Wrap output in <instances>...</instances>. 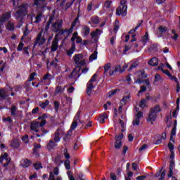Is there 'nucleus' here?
I'll return each instance as SVG.
<instances>
[{"instance_id": "nucleus-17", "label": "nucleus", "mask_w": 180, "mask_h": 180, "mask_svg": "<svg viewBox=\"0 0 180 180\" xmlns=\"http://www.w3.org/2000/svg\"><path fill=\"white\" fill-rule=\"evenodd\" d=\"M174 168H175V162H174V160H171L169 167V174H167L168 178H171L172 177V175H174Z\"/></svg>"}, {"instance_id": "nucleus-33", "label": "nucleus", "mask_w": 180, "mask_h": 180, "mask_svg": "<svg viewBox=\"0 0 180 180\" xmlns=\"http://www.w3.org/2000/svg\"><path fill=\"white\" fill-rule=\"evenodd\" d=\"M97 58H98V51H95L94 53L89 56V60L90 63H92V61H94V60H96Z\"/></svg>"}, {"instance_id": "nucleus-40", "label": "nucleus", "mask_w": 180, "mask_h": 180, "mask_svg": "<svg viewBox=\"0 0 180 180\" xmlns=\"http://www.w3.org/2000/svg\"><path fill=\"white\" fill-rule=\"evenodd\" d=\"M175 134H176V127H174L172 129V134L170 136L171 141H174V136H175Z\"/></svg>"}, {"instance_id": "nucleus-14", "label": "nucleus", "mask_w": 180, "mask_h": 180, "mask_svg": "<svg viewBox=\"0 0 180 180\" xmlns=\"http://www.w3.org/2000/svg\"><path fill=\"white\" fill-rule=\"evenodd\" d=\"M78 122H79V112H77L74 118L73 122L70 127L71 130H75V129H77V126H78Z\"/></svg>"}, {"instance_id": "nucleus-45", "label": "nucleus", "mask_w": 180, "mask_h": 180, "mask_svg": "<svg viewBox=\"0 0 180 180\" xmlns=\"http://www.w3.org/2000/svg\"><path fill=\"white\" fill-rule=\"evenodd\" d=\"M78 36V32H74L72 37L71 38V41H72V44H75V40H77V37Z\"/></svg>"}, {"instance_id": "nucleus-8", "label": "nucleus", "mask_w": 180, "mask_h": 180, "mask_svg": "<svg viewBox=\"0 0 180 180\" xmlns=\"http://www.w3.org/2000/svg\"><path fill=\"white\" fill-rule=\"evenodd\" d=\"M11 18V13H6L1 15H0V33L2 32V24L4 22H7V20H9Z\"/></svg>"}, {"instance_id": "nucleus-47", "label": "nucleus", "mask_w": 180, "mask_h": 180, "mask_svg": "<svg viewBox=\"0 0 180 180\" xmlns=\"http://www.w3.org/2000/svg\"><path fill=\"white\" fill-rule=\"evenodd\" d=\"M141 41H143V43H147V41H148V33L146 32L145 34V35L141 39Z\"/></svg>"}, {"instance_id": "nucleus-3", "label": "nucleus", "mask_w": 180, "mask_h": 180, "mask_svg": "<svg viewBox=\"0 0 180 180\" xmlns=\"http://www.w3.org/2000/svg\"><path fill=\"white\" fill-rule=\"evenodd\" d=\"M19 10L15 12V18L17 20H22L27 12V5L22 4L18 7Z\"/></svg>"}, {"instance_id": "nucleus-46", "label": "nucleus", "mask_w": 180, "mask_h": 180, "mask_svg": "<svg viewBox=\"0 0 180 180\" xmlns=\"http://www.w3.org/2000/svg\"><path fill=\"white\" fill-rule=\"evenodd\" d=\"M110 106H112V103L108 101L105 104L103 105L104 110H108V109H110Z\"/></svg>"}, {"instance_id": "nucleus-27", "label": "nucleus", "mask_w": 180, "mask_h": 180, "mask_svg": "<svg viewBox=\"0 0 180 180\" xmlns=\"http://www.w3.org/2000/svg\"><path fill=\"white\" fill-rule=\"evenodd\" d=\"M148 64L152 67H156V65H158V59L157 58H153L148 61Z\"/></svg>"}, {"instance_id": "nucleus-44", "label": "nucleus", "mask_w": 180, "mask_h": 180, "mask_svg": "<svg viewBox=\"0 0 180 180\" xmlns=\"http://www.w3.org/2000/svg\"><path fill=\"white\" fill-rule=\"evenodd\" d=\"M146 103L147 101H146V99H143L139 102V106L142 108L144 109V108H146Z\"/></svg>"}, {"instance_id": "nucleus-26", "label": "nucleus", "mask_w": 180, "mask_h": 180, "mask_svg": "<svg viewBox=\"0 0 180 180\" xmlns=\"http://www.w3.org/2000/svg\"><path fill=\"white\" fill-rule=\"evenodd\" d=\"M155 119H157V114L150 111V113L147 119V122H155Z\"/></svg>"}, {"instance_id": "nucleus-13", "label": "nucleus", "mask_w": 180, "mask_h": 180, "mask_svg": "<svg viewBox=\"0 0 180 180\" xmlns=\"http://www.w3.org/2000/svg\"><path fill=\"white\" fill-rule=\"evenodd\" d=\"M4 160H5V161L6 162V163H5L4 166L6 167H8V165H9V162H11V158H9L8 153H4L1 155V156L0 157V164L1 162H2V161H4Z\"/></svg>"}, {"instance_id": "nucleus-64", "label": "nucleus", "mask_w": 180, "mask_h": 180, "mask_svg": "<svg viewBox=\"0 0 180 180\" xmlns=\"http://www.w3.org/2000/svg\"><path fill=\"white\" fill-rule=\"evenodd\" d=\"M162 72H163V74H165L166 75H167V77H172V75L170 74L169 72H168V70H162Z\"/></svg>"}, {"instance_id": "nucleus-34", "label": "nucleus", "mask_w": 180, "mask_h": 180, "mask_svg": "<svg viewBox=\"0 0 180 180\" xmlns=\"http://www.w3.org/2000/svg\"><path fill=\"white\" fill-rule=\"evenodd\" d=\"M101 34H102V31H101V30L97 29L96 31L93 32L91 34V36L92 38L94 37H98V36H101Z\"/></svg>"}, {"instance_id": "nucleus-16", "label": "nucleus", "mask_w": 180, "mask_h": 180, "mask_svg": "<svg viewBox=\"0 0 180 180\" xmlns=\"http://www.w3.org/2000/svg\"><path fill=\"white\" fill-rule=\"evenodd\" d=\"M63 133V131L60 129H58L54 135H53V141L55 143H59L60 138V134H61Z\"/></svg>"}, {"instance_id": "nucleus-37", "label": "nucleus", "mask_w": 180, "mask_h": 180, "mask_svg": "<svg viewBox=\"0 0 180 180\" xmlns=\"http://www.w3.org/2000/svg\"><path fill=\"white\" fill-rule=\"evenodd\" d=\"M129 101H130V95L125 96L121 100V104L122 105H126L127 103V102H129Z\"/></svg>"}, {"instance_id": "nucleus-32", "label": "nucleus", "mask_w": 180, "mask_h": 180, "mask_svg": "<svg viewBox=\"0 0 180 180\" xmlns=\"http://www.w3.org/2000/svg\"><path fill=\"white\" fill-rule=\"evenodd\" d=\"M9 94L5 91V89H1L0 90V99H4V98H6Z\"/></svg>"}, {"instance_id": "nucleus-15", "label": "nucleus", "mask_w": 180, "mask_h": 180, "mask_svg": "<svg viewBox=\"0 0 180 180\" xmlns=\"http://www.w3.org/2000/svg\"><path fill=\"white\" fill-rule=\"evenodd\" d=\"M58 49V38L55 37L54 40L52 41L51 46V51H57Z\"/></svg>"}, {"instance_id": "nucleus-56", "label": "nucleus", "mask_w": 180, "mask_h": 180, "mask_svg": "<svg viewBox=\"0 0 180 180\" xmlns=\"http://www.w3.org/2000/svg\"><path fill=\"white\" fill-rule=\"evenodd\" d=\"M22 141L25 143V144H27L29 143V136L28 135H25L22 138Z\"/></svg>"}, {"instance_id": "nucleus-58", "label": "nucleus", "mask_w": 180, "mask_h": 180, "mask_svg": "<svg viewBox=\"0 0 180 180\" xmlns=\"http://www.w3.org/2000/svg\"><path fill=\"white\" fill-rule=\"evenodd\" d=\"M35 169H40V168H43V166H41V163L40 162H37L34 165Z\"/></svg>"}, {"instance_id": "nucleus-25", "label": "nucleus", "mask_w": 180, "mask_h": 180, "mask_svg": "<svg viewBox=\"0 0 180 180\" xmlns=\"http://www.w3.org/2000/svg\"><path fill=\"white\" fill-rule=\"evenodd\" d=\"M90 32H91V30L88 27H84L82 30V34L84 37H88Z\"/></svg>"}, {"instance_id": "nucleus-59", "label": "nucleus", "mask_w": 180, "mask_h": 180, "mask_svg": "<svg viewBox=\"0 0 180 180\" xmlns=\"http://www.w3.org/2000/svg\"><path fill=\"white\" fill-rule=\"evenodd\" d=\"M16 115V107L13 105L11 107V116H15Z\"/></svg>"}, {"instance_id": "nucleus-12", "label": "nucleus", "mask_w": 180, "mask_h": 180, "mask_svg": "<svg viewBox=\"0 0 180 180\" xmlns=\"http://www.w3.org/2000/svg\"><path fill=\"white\" fill-rule=\"evenodd\" d=\"M31 18L32 23H40L41 22V19L43 18V15L39 13L37 16L30 15Z\"/></svg>"}, {"instance_id": "nucleus-63", "label": "nucleus", "mask_w": 180, "mask_h": 180, "mask_svg": "<svg viewBox=\"0 0 180 180\" xmlns=\"http://www.w3.org/2000/svg\"><path fill=\"white\" fill-rule=\"evenodd\" d=\"M178 112H179V107H177L176 109H175V110L173 112V115H172V116H173V117H176V115H178Z\"/></svg>"}, {"instance_id": "nucleus-22", "label": "nucleus", "mask_w": 180, "mask_h": 180, "mask_svg": "<svg viewBox=\"0 0 180 180\" xmlns=\"http://www.w3.org/2000/svg\"><path fill=\"white\" fill-rule=\"evenodd\" d=\"M46 0H34V5H36L38 8H43L46 5L44 3Z\"/></svg>"}, {"instance_id": "nucleus-35", "label": "nucleus", "mask_w": 180, "mask_h": 180, "mask_svg": "<svg viewBox=\"0 0 180 180\" xmlns=\"http://www.w3.org/2000/svg\"><path fill=\"white\" fill-rule=\"evenodd\" d=\"M150 112L157 115V113H159V112H161V108H160V105H157L155 107L151 108Z\"/></svg>"}, {"instance_id": "nucleus-42", "label": "nucleus", "mask_w": 180, "mask_h": 180, "mask_svg": "<svg viewBox=\"0 0 180 180\" xmlns=\"http://www.w3.org/2000/svg\"><path fill=\"white\" fill-rule=\"evenodd\" d=\"M167 30H168V28H167V27H165L162 25L159 27V32L160 34H162V33H165V32H167Z\"/></svg>"}, {"instance_id": "nucleus-41", "label": "nucleus", "mask_w": 180, "mask_h": 180, "mask_svg": "<svg viewBox=\"0 0 180 180\" xmlns=\"http://www.w3.org/2000/svg\"><path fill=\"white\" fill-rule=\"evenodd\" d=\"M49 103H50V101H49V100H46V101H45V102L39 103V106H41V108L42 109H46V108H47Z\"/></svg>"}, {"instance_id": "nucleus-9", "label": "nucleus", "mask_w": 180, "mask_h": 180, "mask_svg": "<svg viewBox=\"0 0 180 180\" xmlns=\"http://www.w3.org/2000/svg\"><path fill=\"white\" fill-rule=\"evenodd\" d=\"M63 27V20H58L52 25V30L53 32H58Z\"/></svg>"}, {"instance_id": "nucleus-21", "label": "nucleus", "mask_w": 180, "mask_h": 180, "mask_svg": "<svg viewBox=\"0 0 180 180\" xmlns=\"http://www.w3.org/2000/svg\"><path fill=\"white\" fill-rule=\"evenodd\" d=\"M122 72V67L120 65H116L112 68V70H110L109 75H113L115 72Z\"/></svg>"}, {"instance_id": "nucleus-28", "label": "nucleus", "mask_w": 180, "mask_h": 180, "mask_svg": "<svg viewBox=\"0 0 180 180\" xmlns=\"http://www.w3.org/2000/svg\"><path fill=\"white\" fill-rule=\"evenodd\" d=\"M54 19H56V18H54V15H52L50 17L49 20V22H47L46 26V27H45L46 32H47V30H49V29H50V25H51V23H53V22H54Z\"/></svg>"}, {"instance_id": "nucleus-55", "label": "nucleus", "mask_w": 180, "mask_h": 180, "mask_svg": "<svg viewBox=\"0 0 180 180\" xmlns=\"http://www.w3.org/2000/svg\"><path fill=\"white\" fill-rule=\"evenodd\" d=\"M119 27H120V25H119V20H115V24L114 25V30L115 32H117L119 30Z\"/></svg>"}, {"instance_id": "nucleus-52", "label": "nucleus", "mask_w": 180, "mask_h": 180, "mask_svg": "<svg viewBox=\"0 0 180 180\" xmlns=\"http://www.w3.org/2000/svg\"><path fill=\"white\" fill-rule=\"evenodd\" d=\"M146 89H147V87H146L145 86H141V89L139 91L138 96H140L141 94H143V92H146Z\"/></svg>"}, {"instance_id": "nucleus-31", "label": "nucleus", "mask_w": 180, "mask_h": 180, "mask_svg": "<svg viewBox=\"0 0 180 180\" xmlns=\"http://www.w3.org/2000/svg\"><path fill=\"white\" fill-rule=\"evenodd\" d=\"M57 143L53 141V140L49 141V143L47 145L48 150H53L54 147L57 146Z\"/></svg>"}, {"instance_id": "nucleus-6", "label": "nucleus", "mask_w": 180, "mask_h": 180, "mask_svg": "<svg viewBox=\"0 0 180 180\" xmlns=\"http://www.w3.org/2000/svg\"><path fill=\"white\" fill-rule=\"evenodd\" d=\"M43 34V31H41L37 36L36 39V43L35 44H38V46H44V44L46 43V38L44 37H41Z\"/></svg>"}, {"instance_id": "nucleus-23", "label": "nucleus", "mask_w": 180, "mask_h": 180, "mask_svg": "<svg viewBox=\"0 0 180 180\" xmlns=\"http://www.w3.org/2000/svg\"><path fill=\"white\" fill-rule=\"evenodd\" d=\"M161 82H162V77H161L158 73L155 74L154 85H158L161 84Z\"/></svg>"}, {"instance_id": "nucleus-53", "label": "nucleus", "mask_w": 180, "mask_h": 180, "mask_svg": "<svg viewBox=\"0 0 180 180\" xmlns=\"http://www.w3.org/2000/svg\"><path fill=\"white\" fill-rule=\"evenodd\" d=\"M63 154H64V157L67 158V160H70V154H68V150L67 149L63 150Z\"/></svg>"}, {"instance_id": "nucleus-50", "label": "nucleus", "mask_w": 180, "mask_h": 180, "mask_svg": "<svg viewBox=\"0 0 180 180\" xmlns=\"http://www.w3.org/2000/svg\"><path fill=\"white\" fill-rule=\"evenodd\" d=\"M23 47H25V44L23 42H20V44H18V46L17 48V51H22V50H23Z\"/></svg>"}, {"instance_id": "nucleus-36", "label": "nucleus", "mask_w": 180, "mask_h": 180, "mask_svg": "<svg viewBox=\"0 0 180 180\" xmlns=\"http://www.w3.org/2000/svg\"><path fill=\"white\" fill-rule=\"evenodd\" d=\"M110 67H112V65L110 63H107L104 65V74H109L110 70H112V69H110Z\"/></svg>"}, {"instance_id": "nucleus-2", "label": "nucleus", "mask_w": 180, "mask_h": 180, "mask_svg": "<svg viewBox=\"0 0 180 180\" xmlns=\"http://www.w3.org/2000/svg\"><path fill=\"white\" fill-rule=\"evenodd\" d=\"M46 115H43L41 117H39L37 120L33 121L31 123L30 129L32 131H35V133H39V130L40 127L43 129V127L46 124Z\"/></svg>"}, {"instance_id": "nucleus-20", "label": "nucleus", "mask_w": 180, "mask_h": 180, "mask_svg": "<svg viewBox=\"0 0 180 180\" xmlns=\"http://www.w3.org/2000/svg\"><path fill=\"white\" fill-rule=\"evenodd\" d=\"M10 147L12 148H19L20 147V143L19 142V140L18 139H13L10 143Z\"/></svg>"}, {"instance_id": "nucleus-10", "label": "nucleus", "mask_w": 180, "mask_h": 180, "mask_svg": "<svg viewBox=\"0 0 180 180\" xmlns=\"http://www.w3.org/2000/svg\"><path fill=\"white\" fill-rule=\"evenodd\" d=\"M143 117V112L141 111H138L135 118L133 120V126H139L140 124V119Z\"/></svg>"}, {"instance_id": "nucleus-49", "label": "nucleus", "mask_w": 180, "mask_h": 180, "mask_svg": "<svg viewBox=\"0 0 180 180\" xmlns=\"http://www.w3.org/2000/svg\"><path fill=\"white\" fill-rule=\"evenodd\" d=\"M141 23H143V21H141V22L137 25V26L135 27V29L131 30L129 31V34H131L134 33V32H136V30L139 29V27L140 26H141Z\"/></svg>"}, {"instance_id": "nucleus-30", "label": "nucleus", "mask_w": 180, "mask_h": 180, "mask_svg": "<svg viewBox=\"0 0 180 180\" xmlns=\"http://www.w3.org/2000/svg\"><path fill=\"white\" fill-rule=\"evenodd\" d=\"M74 51H75V44H72L71 48L67 51L68 56L71 57L74 54Z\"/></svg>"}, {"instance_id": "nucleus-43", "label": "nucleus", "mask_w": 180, "mask_h": 180, "mask_svg": "<svg viewBox=\"0 0 180 180\" xmlns=\"http://www.w3.org/2000/svg\"><path fill=\"white\" fill-rule=\"evenodd\" d=\"M139 78H147V75H145L144 70H141L137 72Z\"/></svg>"}, {"instance_id": "nucleus-39", "label": "nucleus", "mask_w": 180, "mask_h": 180, "mask_svg": "<svg viewBox=\"0 0 180 180\" xmlns=\"http://www.w3.org/2000/svg\"><path fill=\"white\" fill-rule=\"evenodd\" d=\"M6 28L7 30H10V31L14 30L15 25L12 22H8Z\"/></svg>"}, {"instance_id": "nucleus-4", "label": "nucleus", "mask_w": 180, "mask_h": 180, "mask_svg": "<svg viewBox=\"0 0 180 180\" xmlns=\"http://www.w3.org/2000/svg\"><path fill=\"white\" fill-rule=\"evenodd\" d=\"M127 1L122 0L120 2V6L117 8L116 15L118 16H126L127 15Z\"/></svg>"}, {"instance_id": "nucleus-11", "label": "nucleus", "mask_w": 180, "mask_h": 180, "mask_svg": "<svg viewBox=\"0 0 180 180\" xmlns=\"http://www.w3.org/2000/svg\"><path fill=\"white\" fill-rule=\"evenodd\" d=\"M167 139V134L165 132H163L162 135H158L155 137V141L154 142V144H161L162 140H165Z\"/></svg>"}, {"instance_id": "nucleus-19", "label": "nucleus", "mask_w": 180, "mask_h": 180, "mask_svg": "<svg viewBox=\"0 0 180 180\" xmlns=\"http://www.w3.org/2000/svg\"><path fill=\"white\" fill-rule=\"evenodd\" d=\"M73 31L74 29H72V27H70L69 29L61 30L60 33V34H63V36H67V37H68V36H70Z\"/></svg>"}, {"instance_id": "nucleus-62", "label": "nucleus", "mask_w": 180, "mask_h": 180, "mask_svg": "<svg viewBox=\"0 0 180 180\" xmlns=\"http://www.w3.org/2000/svg\"><path fill=\"white\" fill-rule=\"evenodd\" d=\"M110 5H112V1H106L104 4V8L109 9V8H110Z\"/></svg>"}, {"instance_id": "nucleus-7", "label": "nucleus", "mask_w": 180, "mask_h": 180, "mask_svg": "<svg viewBox=\"0 0 180 180\" xmlns=\"http://www.w3.org/2000/svg\"><path fill=\"white\" fill-rule=\"evenodd\" d=\"M123 134H120L119 135L115 136V139L116 140L115 143V147L116 150H119L120 147H122V140H123Z\"/></svg>"}, {"instance_id": "nucleus-57", "label": "nucleus", "mask_w": 180, "mask_h": 180, "mask_svg": "<svg viewBox=\"0 0 180 180\" xmlns=\"http://www.w3.org/2000/svg\"><path fill=\"white\" fill-rule=\"evenodd\" d=\"M51 65H53L55 68L58 65V60L55 59L51 63Z\"/></svg>"}, {"instance_id": "nucleus-54", "label": "nucleus", "mask_w": 180, "mask_h": 180, "mask_svg": "<svg viewBox=\"0 0 180 180\" xmlns=\"http://www.w3.org/2000/svg\"><path fill=\"white\" fill-rule=\"evenodd\" d=\"M137 65H139V62L132 63L131 67L129 69V71H131V70H133V68H136Z\"/></svg>"}, {"instance_id": "nucleus-24", "label": "nucleus", "mask_w": 180, "mask_h": 180, "mask_svg": "<svg viewBox=\"0 0 180 180\" xmlns=\"http://www.w3.org/2000/svg\"><path fill=\"white\" fill-rule=\"evenodd\" d=\"M51 80V75H50V73H46L43 77L42 82H44L45 85H49L50 84H46V82H50Z\"/></svg>"}, {"instance_id": "nucleus-60", "label": "nucleus", "mask_w": 180, "mask_h": 180, "mask_svg": "<svg viewBox=\"0 0 180 180\" xmlns=\"http://www.w3.org/2000/svg\"><path fill=\"white\" fill-rule=\"evenodd\" d=\"M22 51V53H24V54H26L29 57V47H24Z\"/></svg>"}, {"instance_id": "nucleus-61", "label": "nucleus", "mask_w": 180, "mask_h": 180, "mask_svg": "<svg viewBox=\"0 0 180 180\" xmlns=\"http://www.w3.org/2000/svg\"><path fill=\"white\" fill-rule=\"evenodd\" d=\"M65 166L66 169H70L71 168V167L70 166V160H66L65 161Z\"/></svg>"}, {"instance_id": "nucleus-18", "label": "nucleus", "mask_w": 180, "mask_h": 180, "mask_svg": "<svg viewBox=\"0 0 180 180\" xmlns=\"http://www.w3.org/2000/svg\"><path fill=\"white\" fill-rule=\"evenodd\" d=\"M115 129H117V127H120V130L121 131H124L126 130V124L122 120H119V122L115 124Z\"/></svg>"}, {"instance_id": "nucleus-38", "label": "nucleus", "mask_w": 180, "mask_h": 180, "mask_svg": "<svg viewBox=\"0 0 180 180\" xmlns=\"http://www.w3.org/2000/svg\"><path fill=\"white\" fill-rule=\"evenodd\" d=\"M108 119V115L106 113H103L98 118L99 123H105V120Z\"/></svg>"}, {"instance_id": "nucleus-29", "label": "nucleus", "mask_w": 180, "mask_h": 180, "mask_svg": "<svg viewBox=\"0 0 180 180\" xmlns=\"http://www.w3.org/2000/svg\"><path fill=\"white\" fill-rule=\"evenodd\" d=\"M21 166L22 168H27V167L30 166V161L27 159L22 160L21 161Z\"/></svg>"}, {"instance_id": "nucleus-51", "label": "nucleus", "mask_w": 180, "mask_h": 180, "mask_svg": "<svg viewBox=\"0 0 180 180\" xmlns=\"http://www.w3.org/2000/svg\"><path fill=\"white\" fill-rule=\"evenodd\" d=\"M91 23H94V25H98V23H99V18L98 17H93L91 18Z\"/></svg>"}, {"instance_id": "nucleus-5", "label": "nucleus", "mask_w": 180, "mask_h": 180, "mask_svg": "<svg viewBox=\"0 0 180 180\" xmlns=\"http://www.w3.org/2000/svg\"><path fill=\"white\" fill-rule=\"evenodd\" d=\"M98 75L94 74L90 81L87 83V94L89 96H91L92 94V89L96 86V84H98V81L96 80V77Z\"/></svg>"}, {"instance_id": "nucleus-48", "label": "nucleus", "mask_w": 180, "mask_h": 180, "mask_svg": "<svg viewBox=\"0 0 180 180\" xmlns=\"http://www.w3.org/2000/svg\"><path fill=\"white\" fill-rule=\"evenodd\" d=\"M62 94V92H64V88H63L61 86H58L56 89V94Z\"/></svg>"}, {"instance_id": "nucleus-1", "label": "nucleus", "mask_w": 180, "mask_h": 180, "mask_svg": "<svg viewBox=\"0 0 180 180\" xmlns=\"http://www.w3.org/2000/svg\"><path fill=\"white\" fill-rule=\"evenodd\" d=\"M74 60H75L76 65H77V66L72 72V73L70 75V78H75V79L79 78V76L81 75L79 74V72L81 71V67H82V65H85V64H86V60H85V59H84V56H82V54L75 55L74 56Z\"/></svg>"}]
</instances>
